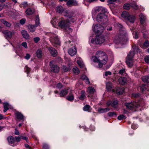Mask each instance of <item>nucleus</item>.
<instances>
[{
    "mask_svg": "<svg viewBox=\"0 0 149 149\" xmlns=\"http://www.w3.org/2000/svg\"><path fill=\"white\" fill-rule=\"evenodd\" d=\"M25 72H26L27 74L29 73L31 71V69L29 68L27 66H26L24 68Z\"/></svg>",
    "mask_w": 149,
    "mask_h": 149,
    "instance_id": "nucleus-44",
    "label": "nucleus"
},
{
    "mask_svg": "<svg viewBox=\"0 0 149 149\" xmlns=\"http://www.w3.org/2000/svg\"><path fill=\"white\" fill-rule=\"evenodd\" d=\"M21 137L20 136H15V139L16 140V142H17L18 143V142L20 141L21 140Z\"/></svg>",
    "mask_w": 149,
    "mask_h": 149,
    "instance_id": "nucleus-47",
    "label": "nucleus"
},
{
    "mask_svg": "<svg viewBox=\"0 0 149 149\" xmlns=\"http://www.w3.org/2000/svg\"><path fill=\"white\" fill-rule=\"evenodd\" d=\"M106 88L107 89L109 90H111V83L110 82H108L106 84Z\"/></svg>",
    "mask_w": 149,
    "mask_h": 149,
    "instance_id": "nucleus-43",
    "label": "nucleus"
},
{
    "mask_svg": "<svg viewBox=\"0 0 149 149\" xmlns=\"http://www.w3.org/2000/svg\"><path fill=\"white\" fill-rule=\"evenodd\" d=\"M22 5H23L24 7H26L28 6V4L26 2H25L23 3Z\"/></svg>",
    "mask_w": 149,
    "mask_h": 149,
    "instance_id": "nucleus-64",
    "label": "nucleus"
},
{
    "mask_svg": "<svg viewBox=\"0 0 149 149\" xmlns=\"http://www.w3.org/2000/svg\"><path fill=\"white\" fill-rule=\"evenodd\" d=\"M68 53L71 56H73L77 53L76 49L75 46L70 48L68 50Z\"/></svg>",
    "mask_w": 149,
    "mask_h": 149,
    "instance_id": "nucleus-15",
    "label": "nucleus"
},
{
    "mask_svg": "<svg viewBox=\"0 0 149 149\" xmlns=\"http://www.w3.org/2000/svg\"><path fill=\"white\" fill-rule=\"evenodd\" d=\"M139 94H132V97H134L135 98H137L139 96Z\"/></svg>",
    "mask_w": 149,
    "mask_h": 149,
    "instance_id": "nucleus-57",
    "label": "nucleus"
},
{
    "mask_svg": "<svg viewBox=\"0 0 149 149\" xmlns=\"http://www.w3.org/2000/svg\"><path fill=\"white\" fill-rule=\"evenodd\" d=\"M57 12L60 14H62L64 11L65 8L61 6H58L56 8Z\"/></svg>",
    "mask_w": 149,
    "mask_h": 149,
    "instance_id": "nucleus-22",
    "label": "nucleus"
},
{
    "mask_svg": "<svg viewBox=\"0 0 149 149\" xmlns=\"http://www.w3.org/2000/svg\"><path fill=\"white\" fill-rule=\"evenodd\" d=\"M116 93L118 95H120L124 92V90L123 88L118 87L116 91Z\"/></svg>",
    "mask_w": 149,
    "mask_h": 149,
    "instance_id": "nucleus-30",
    "label": "nucleus"
},
{
    "mask_svg": "<svg viewBox=\"0 0 149 149\" xmlns=\"http://www.w3.org/2000/svg\"><path fill=\"white\" fill-rule=\"evenodd\" d=\"M42 52L41 49H38L36 52V54L37 57L39 58H41L42 56Z\"/></svg>",
    "mask_w": 149,
    "mask_h": 149,
    "instance_id": "nucleus-33",
    "label": "nucleus"
},
{
    "mask_svg": "<svg viewBox=\"0 0 149 149\" xmlns=\"http://www.w3.org/2000/svg\"><path fill=\"white\" fill-rule=\"evenodd\" d=\"M9 104L7 103H5L3 104L4 110L3 112H6L9 109L8 107Z\"/></svg>",
    "mask_w": 149,
    "mask_h": 149,
    "instance_id": "nucleus-36",
    "label": "nucleus"
},
{
    "mask_svg": "<svg viewBox=\"0 0 149 149\" xmlns=\"http://www.w3.org/2000/svg\"><path fill=\"white\" fill-rule=\"evenodd\" d=\"M116 115V113L114 112H109L108 113L109 116H112Z\"/></svg>",
    "mask_w": 149,
    "mask_h": 149,
    "instance_id": "nucleus-49",
    "label": "nucleus"
},
{
    "mask_svg": "<svg viewBox=\"0 0 149 149\" xmlns=\"http://www.w3.org/2000/svg\"><path fill=\"white\" fill-rule=\"evenodd\" d=\"M66 17L67 19H66V34L68 33L70 35L72 33L73 30L70 27L69 24L70 22H74L76 21V17L73 16V13L72 12L67 13L66 11Z\"/></svg>",
    "mask_w": 149,
    "mask_h": 149,
    "instance_id": "nucleus-3",
    "label": "nucleus"
},
{
    "mask_svg": "<svg viewBox=\"0 0 149 149\" xmlns=\"http://www.w3.org/2000/svg\"><path fill=\"white\" fill-rule=\"evenodd\" d=\"M91 60L93 62L97 63L99 67L101 68L103 65L107 63L108 58L107 55L104 52L99 51L96 52L95 56L92 57Z\"/></svg>",
    "mask_w": 149,
    "mask_h": 149,
    "instance_id": "nucleus-2",
    "label": "nucleus"
},
{
    "mask_svg": "<svg viewBox=\"0 0 149 149\" xmlns=\"http://www.w3.org/2000/svg\"><path fill=\"white\" fill-rule=\"evenodd\" d=\"M125 105L127 109L134 111H135L136 109L140 106L139 103L134 101L132 102H131L126 103H125Z\"/></svg>",
    "mask_w": 149,
    "mask_h": 149,
    "instance_id": "nucleus-8",
    "label": "nucleus"
},
{
    "mask_svg": "<svg viewBox=\"0 0 149 149\" xmlns=\"http://www.w3.org/2000/svg\"><path fill=\"white\" fill-rule=\"evenodd\" d=\"M130 78L127 76L125 77H120L118 79L119 83L122 85H124L130 81Z\"/></svg>",
    "mask_w": 149,
    "mask_h": 149,
    "instance_id": "nucleus-12",
    "label": "nucleus"
},
{
    "mask_svg": "<svg viewBox=\"0 0 149 149\" xmlns=\"http://www.w3.org/2000/svg\"><path fill=\"white\" fill-rule=\"evenodd\" d=\"M85 80V83L86 84H89L90 83V82L89 81V79H88V78H87L86 79V80Z\"/></svg>",
    "mask_w": 149,
    "mask_h": 149,
    "instance_id": "nucleus-63",
    "label": "nucleus"
},
{
    "mask_svg": "<svg viewBox=\"0 0 149 149\" xmlns=\"http://www.w3.org/2000/svg\"><path fill=\"white\" fill-rule=\"evenodd\" d=\"M35 12V10L33 8H29L26 11V14L28 15L33 14Z\"/></svg>",
    "mask_w": 149,
    "mask_h": 149,
    "instance_id": "nucleus-24",
    "label": "nucleus"
},
{
    "mask_svg": "<svg viewBox=\"0 0 149 149\" xmlns=\"http://www.w3.org/2000/svg\"><path fill=\"white\" fill-rule=\"evenodd\" d=\"M26 19H22L20 20V23L22 24H24L25 22Z\"/></svg>",
    "mask_w": 149,
    "mask_h": 149,
    "instance_id": "nucleus-54",
    "label": "nucleus"
},
{
    "mask_svg": "<svg viewBox=\"0 0 149 149\" xmlns=\"http://www.w3.org/2000/svg\"><path fill=\"white\" fill-rule=\"evenodd\" d=\"M20 136L21 137L22 139L25 140L27 142H28V139L27 137L23 136L22 135H20Z\"/></svg>",
    "mask_w": 149,
    "mask_h": 149,
    "instance_id": "nucleus-46",
    "label": "nucleus"
},
{
    "mask_svg": "<svg viewBox=\"0 0 149 149\" xmlns=\"http://www.w3.org/2000/svg\"><path fill=\"white\" fill-rule=\"evenodd\" d=\"M50 40L53 46L56 47V45L60 44L59 39L57 36L53 33L51 34Z\"/></svg>",
    "mask_w": 149,
    "mask_h": 149,
    "instance_id": "nucleus-9",
    "label": "nucleus"
},
{
    "mask_svg": "<svg viewBox=\"0 0 149 149\" xmlns=\"http://www.w3.org/2000/svg\"><path fill=\"white\" fill-rule=\"evenodd\" d=\"M126 118V116L123 115H121L118 116V119L119 120H121L123 119H125Z\"/></svg>",
    "mask_w": 149,
    "mask_h": 149,
    "instance_id": "nucleus-41",
    "label": "nucleus"
},
{
    "mask_svg": "<svg viewBox=\"0 0 149 149\" xmlns=\"http://www.w3.org/2000/svg\"><path fill=\"white\" fill-rule=\"evenodd\" d=\"M1 23H3L4 25L8 27H9L11 26V24L9 23L3 19H1Z\"/></svg>",
    "mask_w": 149,
    "mask_h": 149,
    "instance_id": "nucleus-34",
    "label": "nucleus"
},
{
    "mask_svg": "<svg viewBox=\"0 0 149 149\" xmlns=\"http://www.w3.org/2000/svg\"><path fill=\"white\" fill-rule=\"evenodd\" d=\"M67 4L69 6H75L78 5V2L75 0H69L67 1Z\"/></svg>",
    "mask_w": 149,
    "mask_h": 149,
    "instance_id": "nucleus-17",
    "label": "nucleus"
},
{
    "mask_svg": "<svg viewBox=\"0 0 149 149\" xmlns=\"http://www.w3.org/2000/svg\"><path fill=\"white\" fill-rule=\"evenodd\" d=\"M121 17L132 23H134L136 18L134 16L130 15L129 13L126 11L122 12Z\"/></svg>",
    "mask_w": 149,
    "mask_h": 149,
    "instance_id": "nucleus-7",
    "label": "nucleus"
},
{
    "mask_svg": "<svg viewBox=\"0 0 149 149\" xmlns=\"http://www.w3.org/2000/svg\"><path fill=\"white\" fill-rule=\"evenodd\" d=\"M132 8L135 10H137L138 8V6L136 4H134L132 6Z\"/></svg>",
    "mask_w": 149,
    "mask_h": 149,
    "instance_id": "nucleus-61",
    "label": "nucleus"
},
{
    "mask_svg": "<svg viewBox=\"0 0 149 149\" xmlns=\"http://www.w3.org/2000/svg\"><path fill=\"white\" fill-rule=\"evenodd\" d=\"M132 48L134 51H131L129 53L127 56L126 61L127 65L130 68H131L133 65L134 63L133 57L135 54L134 52H138L139 49L138 46L136 45H134L133 46Z\"/></svg>",
    "mask_w": 149,
    "mask_h": 149,
    "instance_id": "nucleus-4",
    "label": "nucleus"
},
{
    "mask_svg": "<svg viewBox=\"0 0 149 149\" xmlns=\"http://www.w3.org/2000/svg\"><path fill=\"white\" fill-rule=\"evenodd\" d=\"M66 99L72 102L74 99V96L72 94H70L69 95H68L66 97Z\"/></svg>",
    "mask_w": 149,
    "mask_h": 149,
    "instance_id": "nucleus-32",
    "label": "nucleus"
},
{
    "mask_svg": "<svg viewBox=\"0 0 149 149\" xmlns=\"http://www.w3.org/2000/svg\"><path fill=\"white\" fill-rule=\"evenodd\" d=\"M138 33L137 32H136L135 34L134 35V37L135 39H137L138 38Z\"/></svg>",
    "mask_w": 149,
    "mask_h": 149,
    "instance_id": "nucleus-55",
    "label": "nucleus"
},
{
    "mask_svg": "<svg viewBox=\"0 0 149 149\" xmlns=\"http://www.w3.org/2000/svg\"><path fill=\"white\" fill-rule=\"evenodd\" d=\"M56 86L58 88H61L63 87V86L61 84L59 83Z\"/></svg>",
    "mask_w": 149,
    "mask_h": 149,
    "instance_id": "nucleus-56",
    "label": "nucleus"
},
{
    "mask_svg": "<svg viewBox=\"0 0 149 149\" xmlns=\"http://www.w3.org/2000/svg\"><path fill=\"white\" fill-rule=\"evenodd\" d=\"M87 78V77H86L85 75H82L81 77V78L83 80H86V79Z\"/></svg>",
    "mask_w": 149,
    "mask_h": 149,
    "instance_id": "nucleus-62",
    "label": "nucleus"
},
{
    "mask_svg": "<svg viewBox=\"0 0 149 149\" xmlns=\"http://www.w3.org/2000/svg\"><path fill=\"white\" fill-rule=\"evenodd\" d=\"M3 33L4 34L5 37L6 38H11L13 34L14 33L13 31L11 32L8 30H5L3 32Z\"/></svg>",
    "mask_w": 149,
    "mask_h": 149,
    "instance_id": "nucleus-16",
    "label": "nucleus"
},
{
    "mask_svg": "<svg viewBox=\"0 0 149 149\" xmlns=\"http://www.w3.org/2000/svg\"><path fill=\"white\" fill-rule=\"evenodd\" d=\"M75 61H77V63L81 68H83L84 67V63L81 59L80 57H77L75 58Z\"/></svg>",
    "mask_w": 149,
    "mask_h": 149,
    "instance_id": "nucleus-18",
    "label": "nucleus"
},
{
    "mask_svg": "<svg viewBox=\"0 0 149 149\" xmlns=\"http://www.w3.org/2000/svg\"><path fill=\"white\" fill-rule=\"evenodd\" d=\"M95 90L94 87L92 86H90L88 88L87 92L91 94H93L95 92Z\"/></svg>",
    "mask_w": 149,
    "mask_h": 149,
    "instance_id": "nucleus-29",
    "label": "nucleus"
},
{
    "mask_svg": "<svg viewBox=\"0 0 149 149\" xmlns=\"http://www.w3.org/2000/svg\"><path fill=\"white\" fill-rule=\"evenodd\" d=\"M7 140L10 145L13 146H15L18 144L15 142V140L14 137L12 136H10L7 138Z\"/></svg>",
    "mask_w": 149,
    "mask_h": 149,
    "instance_id": "nucleus-13",
    "label": "nucleus"
},
{
    "mask_svg": "<svg viewBox=\"0 0 149 149\" xmlns=\"http://www.w3.org/2000/svg\"><path fill=\"white\" fill-rule=\"evenodd\" d=\"M110 109L109 108L104 109L100 108L98 109V111L100 113H103L108 111Z\"/></svg>",
    "mask_w": 149,
    "mask_h": 149,
    "instance_id": "nucleus-35",
    "label": "nucleus"
},
{
    "mask_svg": "<svg viewBox=\"0 0 149 149\" xmlns=\"http://www.w3.org/2000/svg\"><path fill=\"white\" fill-rule=\"evenodd\" d=\"M39 24V18L38 17H36V23L35 25L29 24L28 26V28L31 32H34L35 30V28L37 27Z\"/></svg>",
    "mask_w": 149,
    "mask_h": 149,
    "instance_id": "nucleus-11",
    "label": "nucleus"
},
{
    "mask_svg": "<svg viewBox=\"0 0 149 149\" xmlns=\"http://www.w3.org/2000/svg\"><path fill=\"white\" fill-rule=\"evenodd\" d=\"M140 20V22L141 24H143L145 22L146 19V17L143 14H141L139 15Z\"/></svg>",
    "mask_w": 149,
    "mask_h": 149,
    "instance_id": "nucleus-23",
    "label": "nucleus"
},
{
    "mask_svg": "<svg viewBox=\"0 0 149 149\" xmlns=\"http://www.w3.org/2000/svg\"><path fill=\"white\" fill-rule=\"evenodd\" d=\"M115 26L119 30V33L114 38L113 41L116 45H123L127 41V35L123 26L119 23H116Z\"/></svg>",
    "mask_w": 149,
    "mask_h": 149,
    "instance_id": "nucleus-1",
    "label": "nucleus"
},
{
    "mask_svg": "<svg viewBox=\"0 0 149 149\" xmlns=\"http://www.w3.org/2000/svg\"><path fill=\"white\" fill-rule=\"evenodd\" d=\"M141 46L143 49H146L149 47V42L148 41V40H146Z\"/></svg>",
    "mask_w": 149,
    "mask_h": 149,
    "instance_id": "nucleus-27",
    "label": "nucleus"
},
{
    "mask_svg": "<svg viewBox=\"0 0 149 149\" xmlns=\"http://www.w3.org/2000/svg\"><path fill=\"white\" fill-rule=\"evenodd\" d=\"M142 81L146 83L148 82V77L147 76H145L142 78Z\"/></svg>",
    "mask_w": 149,
    "mask_h": 149,
    "instance_id": "nucleus-39",
    "label": "nucleus"
},
{
    "mask_svg": "<svg viewBox=\"0 0 149 149\" xmlns=\"http://www.w3.org/2000/svg\"><path fill=\"white\" fill-rule=\"evenodd\" d=\"M48 49L53 56L55 57L57 55V51L55 49L52 47H49Z\"/></svg>",
    "mask_w": 149,
    "mask_h": 149,
    "instance_id": "nucleus-20",
    "label": "nucleus"
},
{
    "mask_svg": "<svg viewBox=\"0 0 149 149\" xmlns=\"http://www.w3.org/2000/svg\"><path fill=\"white\" fill-rule=\"evenodd\" d=\"M15 114L16 117L17 119L20 120L24 119V116L21 113L19 112H15Z\"/></svg>",
    "mask_w": 149,
    "mask_h": 149,
    "instance_id": "nucleus-25",
    "label": "nucleus"
},
{
    "mask_svg": "<svg viewBox=\"0 0 149 149\" xmlns=\"http://www.w3.org/2000/svg\"><path fill=\"white\" fill-rule=\"evenodd\" d=\"M116 0H108L107 2L110 4H112Z\"/></svg>",
    "mask_w": 149,
    "mask_h": 149,
    "instance_id": "nucleus-58",
    "label": "nucleus"
},
{
    "mask_svg": "<svg viewBox=\"0 0 149 149\" xmlns=\"http://www.w3.org/2000/svg\"><path fill=\"white\" fill-rule=\"evenodd\" d=\"M91 38V37H90L89 38V40L91 39V43H95L97 44H101L104 43L105 41L104 37L101 36H96L95 40Z\"/></svg>",
    "mask_w": 149,
    "mask_h": 149,
    "instance_id": "nucleus-6",
    "label": "nucleus"
},
{
    "mask_svg": "<svg viewBox=\"0 0 149 149\" xmlns=\"http://www.w3.org/2000/svg\"><path fill=\"white\" fill-rule=\"evenodd\" d=\"M104 28L100 24H97L93 26V29L94 32L96 33H101L104 30Z\"/></svg>",
    "mask_w": 149,
    "mask_h": 149,
    "instance_id": "nucleus-10",
    "label": "nucleus"
},
{
    "mask_svg": "<svg viewBox=\"0 0 149 149\" xmlns=\"http://www.w3.org/2000/svg\"><path fill=\"white\" fill-rule=\"evenodd\" d=\"M21 33L23 37L26 39H29V36L27 33V31L24 30H23L21 31Z\"/></svg>",
    "mask_w": 149,
    "mask_h": 149,
    "instance_id": "nucleus-26",
    "label": "nucleus"
},
{
    "mask_svg": "<svg viewBox=\"0 0 149 149\" xmlns=\"http://www.w3.org/2000/svg\"><path fill=\"white\" fill-rule=\"evenodd\" d=\"M147 86L144 84H142L140 87V90L142 93H144L146 91H148L147 88Z\"/></svg>",
    "mask_w": 149,
    "mask_h": 149,
    "instance_id": "nucleus-31",
    "label": "nucleus"
},
{
    "mask_svg": "<svg viewBox=\"0 0 149 149\" xmlns=\"http://www.w3.org/2000/svg\"><path fill=\"white\" fill-rule=\"evenodd\" d=\"M40 40V38L38 37H35L33 39L35 43H37Z\"/></svg>",
    "mask_w": 149,
    "mask_h": 149,
    "instance_id": "nucleus-51",
    "label": "nucleus"
},
{
    "mask_svg": "<svg viewBox=\"0 0 149 149\" xmlns=\"http://www.w3.org/2000/svg\"><path fill=\"white\" fill-rule=\"evenodd\" d=\"M59 26L61 28H64L65 26V20L63 18H61L58 23Z\"/></svg>",
    "mask_w": 149,
    "mask_h": 149,
    "instance_id": "nucleus-21",
    "label": "nucleus"
},
{
    "mask_svg": "<svg viewBox=\"0 0 149 149\" xmlns=\"http://www.w3.org/2000/svg\"><path fill=\"white\" fill-rule=\"evenodd\" d=\"M30 57V55L28 54H27L24 58L27 60L29 59Z\"/></svg>",
    "mask_w": 149,
    "mask_h": 149,
    "instance_id": "nucleus-59",
    "label": "nucleus"
},
{
    "mask_svg": "<svg viewBox=\"0 0 149 149\" xmlns=\"http://www.w3.org/2000/svg\"><path fill=\"white\" fill-rule=\"evenodd\" d=\"M102 13H100L97 15V22H104L107 21V14L108 13L107 10L106 9L101 8Z\"/></svg>",
    "mask_w": 149,
    "mask_h": 149,
    "instance_id": "nucleus-5",
    "label": "nucleus"
},
{
    "mask_svg": "<svg viewBox=\"0 0 149 149\" xmlns=\"http://www.w3.org/2000/svg\"><path fill=\"white\" fill-rule=\"evenodd\" d=\"M145 61L146 63H149V56L145 57Z\"/></svg>",
    "mask_w": 149,
    "mask_h": 149,
    "instance_id": "nucleus-50",
    "label": "nucleus"
},
{
    "mask_svg": "<svg viewBox=\"0 0 149 149\" xmlns=\"http://www.w3.org/2000/svg\"><path fill=\"white\" fill-rule=\"evenodd\" d=\"M118 102L117 100L114 101L112 102L111 107L113 108H116L118 106Z\"/></svg>",
    "mask_w": 149,
    "mask_h": 149,
    "instance_id": "nucleus-38",
    "label": "nucleus"
},
{
    "mask_svg": "<svg viewBox=\"0 0 149 149\" xmlns=\"http://www.w3.org/2000/svg\"><path fill=\"white\" fill-rule=\"evenodd\" d=\"M90 107L88 105H86L84 106L83 108V110L84 111H88L90 110Z\"/></svg>",
    "mask_w": 149,
    "mask_h": 149,
    "instance_id": "nucleus-42",
    "label": "nucleus"
},
{
    "mask_svg": "<svg viewBox=\"0 0 149 149\" xmlns=\"http://www.w3.org/2000/svg\"><path fill=\"white\" fill-rule=\"evenodd\" d=\"M54 61H52L50 63V65L51 66L52 71L54 72H58L59 71V67L56 65H53Z\"/></svg>",
    "mask_w": 149,
    "mask_h": 149,
    "instance_id": "nucleus-14",
    "label": "nucleus"
},
{
    "mask_svg": "<svg viewBox=\"0 0 149 149\" xmlns=\"http://www.w3.org/2000/svg\"><path fill=\"white\" fill-rule=\"evenodd\" d=\"M58 19V17H56L53 18L51 20V23L54 27L56 28L58 26L57 20Z\"/></svg>",
    "mask_w": 149,
    "mask_h": 149,
    "instance_id": "nucleus-19",
    "label": "nucleus"
},
{
    "mask_svg": "<svg viewBox=\"0 0 149 149\" xmlns=\"http://www.w3.org/2000/svg\"><path fill=\"white\" fill-rule=\"evenodd\" d=\"M42 147L44 149H48V146L47 144L44 143L43 144Z\"/></svg>",
    "mask_w": 149,
    "mask_h": 149,
    "instance_id": "nucleus-48",
    "label": "nucleus"
},
{
    "mask_svg": "<svg viewBox=\"0 0 149 149\" xmlns=\"http://www.w3.org/2000/svg\"><path fill=\"white\" fill-rule=\"evenodd\" d=\"M130 5L129 4H125L123 6V8L126 10H128L130 9Z\"/></svg>",
    "mask_w": 149,
    "mask_h": 149,
    "instance_id": "nucleus-40",
    "label": "nucleus"
},
{
    "mask_svg": "<svg viewBox=\"0 0 149 149\" xmlns=\"http://www.w3.org/2000/svg\"><path fill=\"white\" fill-rule=\"evenodd\" d=\"M73 71L74 74H78L79 72V69L76 67H75L73 68Z\"/></svg>",
    "mask_w": 149,
    "mask_h": 149,
    "instance_id": "nucleus-37",
    "label": "nucleus"
},
{
    "mask_svg": "<svg viewBox=\"0 0 149 149\" xmlns=\"http://www.w3.org/2000/svg\"><path fill=\"white\" fill-rule=\"evenodd\" d=\"M86 98V93L84 91H82L80 93V95L79 97V99L83 100Z\"/></svg>",
    "mask_w": 149,
    "mask_h": 149,
    "instance_id": "nucleus-28",
    "label": "nucleus"
},
{
    "mask_svg": "<svg viewBox=\"0 0 149 149\" xmlns=\"http://www.w3.org/2000/svg\"><path fill=\"white\" fill-rule=\"evenodd\" d=\"M125 72V70L124 69H122L120 70L119 73L120 74H122L123 73H124Z\"/></svg>",
    "mask_w": 149,
    "mask_h": 149,
    "instance_id": "nucleus-52",
    "label": "nucleus"
},
{
    "mask_svg": "<svg viewBox=\"0 0 149 149\" xmlns=\"http://www.w3.org/2000/svg\"><path fill=\"white\" fill-rule=\"evenodd\" d=\"M22 45L25 48H27V44L26 42H23L22 44Z\"/></svg>",
    "mask_w": 149,
    "mask_h": 149,
    "instance_id": "nucleus-53",
    "label": "nucleus"
},
{
    "mask_svg": "<svg viewBox=\"0 0 149 149\" xmlns=\"http://www.w3.org/2000/svg\"><path fill=\"white\" fill-rule=\"evenodd\" d=\"M65 95V91L64 90H62L61 91L60 95L61 97L64 96Z\"/></svg>",
    "mask_w": 149,
    "mask_h": 149,
    "instance_id": "nucleus-45",
    "label": "nucleus"
},
{
    "mask_svg": "<svg viewBox=\"0 0 149 149\" xmlns=\"http://www.w3.org/2000/svg\"><path fill=\"white\" fill-rule=\"evenodd\" d=\"M111 72L110 71H107L105 73V75L107 76L108 75H111Z\"/></svg>",
    "mask_w": 149,
    "mask_h": 149,
    "instance_id": "nucleus-60",
    "label": "nucleus"
}]
</instances>
